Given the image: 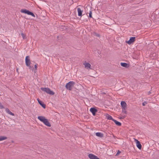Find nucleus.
I'll list each match as a JSON object with an SVG mask.
<instances>
[{
	"instance_id": "nucleus-1",
	"label": "nucleus",
	"mask_w": 159,
	"mask_h": 159,
	"mask_svg": "<svg viewBox=\"0 0 159 159\" xmlns=\"http://www.w3.org/2000/svg\"><path fill=\"white\" fill-rule=\"evenodd\" d=\"M38 119L41 121L43 122L46 125L50 127L51 126V125L48 121V120L45 118L43 116H38Z\"/></svg>"
},
{
	"instance_id": "nucleus-2",
	"label": "nucleus",
	"mask_w": 159,
	"mask_h": 159,
	"mask_svg": "<svg viewBox=\"0 0 159 159\" xmlns=\"http://www.w3.org/2000/svg\"><path fill=\"white\" fill-rule=\"evenodd\" d=\"M75 84V82L70 81L66 84L65 87L67 89L71 90Z\"/></svg>"
},
{
	"instance_id": "nucleus-3",
	"label": "nucleus",
	"mask_w": 159,
	"mask_h": 159,
	"mask_svg": "<svg viewBox=\"0 0 159 159\" xmlns=\"http://www.w3.org/2000/svg\"><path fill=\"white\" fill-rule=\"evenodd\" d=\"M41 89L43 91L51 95H54L55 94L52 91L50 90V89L48 88H41Z\"/></svg>"
},
{
	"instance_id": "nucleus-4",
	"label": "nucleus",
	"mask_w": 159,
	"mask_h": 159,
	"mask_svg": "<svg viewBox=\"0 0 159 159\" xmlns=\"http://www.w3.org/2000/svg\"><path fill=\"white\" fill-rule=\"evenodd\" d=\"M20 12L26 14L28 15L31 16L33 17H35V15L33 12L26 9H22L20 10Z\"/></svg>"
},
{
	"instance_id": "nucleus-5",
	"label": "nucleus",
	"mask_w": 159,
	"mask_h": 159,
	"mask_svg": "<svg viewBox=\"0 0 159 159\" xmlns=\"http://www.w3.org/2000/svg\"><path fill=\"white\" fill-rule=\"evenodd\" d=\"M25 62L26 65L27 66H29L30 65L31 62L30 59V57L28 56H26L25 59Z\"/></svg>"
},
{
	"instance_id": "nucleus-6",
	"label": "nucleus",
	"mask_w": 159,
	"mask_h": 159,
	"mask_svg": "<svg viewBox=\"0 0 159 159\" xmlns=\"http://www.w3.org/2000/svg\"><path fill=\"white\" fill-rule=\"evenodd\" d=\"M134 141L136 142L137 148L139 149L142 148V145L140 142L136 139H134Z\"/></svg>"
},
{
	"instance_id": "nucleus-7",
	"label": "nucleus",
	"mask_w": 159,
	"mask_h": 159,
	"mask_svg": "<svg viewBox=\"0 0 159 159\" xmlns=\"http://www.w3.org/2000/svg\"><path fill=\"white\" fill-rule=\"evenodd\" d=\"M88 157L90 159H100L97 156L92 153L89 154Z\"/></svg>"
},
{
	"instance_id": "nucleus-8",
	"label": "nucleus",
	"mask_w": 159,
	"mask_h": 159,
	"mask_svg": "<svg viewBox=\"0 0 159 159\" xmlns=\"http://www.w3.org/2000/svg\"><path fill=\"white\" fill-rule=\"evenodd\" d=\"M135 37H131L129 40L127 41L126 43L128 44H130L132 43H133L135 40Z\"/></svg>"
},
{
	"instance_id": "nucleus-9",
	"label": "nucleus",
	"mask_w": 159,
	"mask_h": 159,
	"mask_svg": "<svg viewBox=\"0 0 159 159\" xmlns=\"http://www.w3.org/2000/svg\"><path fill=\"white\" fill-rule=\"evenodd\" d=\"M90 111L92 113L93 116H95L96 113L98 111V110L94 107L91 108L90 109Z\"/></svg>"
},
{
	"instance_id": "nucleus-10",
	"label": "nucleus",
	"mask_w": 159,
	"mask_h": 159,
	"mask_svg": "<svg viewBox=\"0 0 159 159\" xmlns=\"http://www.w3.org/2000/svg\"><path fill=\"white\" fill-rule=\"evenodd\" d=\"M120 104L122 109L127 108V104L125 101H121Z\"/></svg>"
},
{
	"instance_id": "nucleus-11",
	"label": "nucleus",
	"mask_w": 159,
	"mask_h": 159,
	"mask_svg": "<svg viewBox=\"0 0 159 159\" xmlns=\"http://www.w3.org/2000/svg\"><path fill=\"white\" fill-rule=\"evenodd\" d=\"M37 100L39 104L44 108H46V105L43 102L40 101L39 98L37 99Z\"/></svg>"
},
{
	"instance_id": "nucleus-12",
	"label": "nucleus",
	"mask_w": 159,
	"mask_h": 159,
	"mask_svg": "<svg viewBox=\"0 0 159 159\" xmlns=\"http://www.w3.org/2000/svg\"><path fill=\"white\" fill-rule=\"evenodd\" d=\"M83 65L85 66V67L86 68H90L91 65L89 63L85 62L83 63Z\"/></svg>"
},
{
	"instance_id": "nucleus-13",
	"label": "nucleus",
	"mask_w": 159,
	"mask_h": 159,
	"mask_svg": "<svg viewBox=\"0 0 159 159\" xmlns=\"http://www.w3.org/2000/svg\"><path fill=\"white\" fill-rule=\"evenodd\" d=\"M120 65L121 66L126 68H128L129 66V64L121 62L120 63Z\"/></svg>"
},
{
	"instance_id": "nucleus-14",
	"label": "nucleus",
	"mask_w": 159,
	"mask_h": 159,
	"mask_svg": "<svg viewBox=\"0 0 159 159\" xmlns=\"http://www.w3.org/2000/svg\"><path fill=\"white\" fill-rule=\"evenodd\" d=\"M78 15L79 16H82V13L83 10H81L80 8H77Z\"/></svg>"
},
{
	"instance_id": "nucleus-15",
	"label": "nucleus",
	"mask_w": 159,
	"mask_h": 159,
	"mask_svg": "<svg viewBox=\"0 0 159 159\" xmlns=\"http://www.w3.org/2000/svg\"><path fill=\"white\" fill-rule=\"evenodd\" d=\"M5 110L6 112L8 114H9L10 115H11V116H14V114L13 113L11 112L9 109H8V108H6L5 109Z\"/></svg>"
},
{
	"instance_id": "nucleus-16",
	"label": "nucleus",
	"mask_w": 159,
	"mask_h": 159,
	"mask_svg": "<svg viewBox=\"0 0 159 159\" xmlns=\"http://www.w3.org/2000/svg\"><path fill=\"white\" fill-rule=\"evenodd\" d=\"M106 118L108 120H112L113 121V120L114 119L112 118V116H111L110 115L108 114H107L106 115Z\"/></svg>"
},
{
	"instance_id": "nucleus-17",
	"label": "nucleus",
	"mask_w": 159,
	"mask_h": 159,
	"mask_svg": "<svg viewBox=\"0 0 159 159\" xmlns=\"http://www.w3.org/2000/svg\"><path fill=\"white\" fill-rule=\"evenodd\" d=\"M96 135L100 138H102L103 137V134L101 133L97 132L96 133Z\"/></svg>"
},
{
	"instance_id": "nucleus-18",
	"label": "nucleus",
	"mask_w": 159,
	"mask_h": 159,
	"mask_svg": "<svg viewBox=\"0 0 159 159\" xmlns=\"http://www.w3.org/2000/svg\"><path fill=\"white\" fill-rule=\"evenodd\" d=\"M113 121H114L115 123V124L118 126H120L121 125V124L120 122L117 121L115 119L113 120Z\"/></svg>"
},
{
	"instance_id": "nucleus-19",
	"label": "nucleus",
	"mask_w": 159,
	"mask_h": 159,
	"mask_svg": "<svg viewBox=\"0 0 159 159\" xmlns=\"http://www.w3.org/2000/svg\"><path fill=\"white\" fill-rule=\"evenodd\" d=\"M7 139V137L4 136H0V141L6 139Z\"/></svg>"
},
{
	"instance_id": "nucleus-20",
	"label": "nucleus",
	"mask_w": 159,
	"mask_h": 159,
	"mask_svg": "<svg viewBox=\"0 0 159 159\" xmlns=\"http://www.w3.org/2000/svg\"><path fill=\"white\" fill-rule=\"evenodd\" d=\"M126 109H122V112L124 113L125 114H127V112L126 111Z\"/></svg>"
},
{
	"instance_id": "nucleus-21",
	"label": "nucleus",
	"mask_w": 159,
	"mask_h": 159,
	"mask_svg": "<svg viewBox=\"0 0 159 159\" xmlns=\"http://www.w3.org/2000/svg\"><path fill=\"white\" fill-rule=\"evenodd\" d=\"M21 35L23 39H25L26 38L25 35L24 34H23V33H22L21 34Z\"/></svg>"
},
{
	"instance_id": "nucleus-22",
	"label": "nucleus",
	"mask_w": 159,
	"mask_h": 159,
	"mask_svg": "<svg viewBox=\"0 0 159 159\" xmlns=\"http://www.w3.org/2000/svg\"><path fill=\"white\" fill-rule=\"evenodd\" d=\"M92 11H90V12L89 13V17L90 18H92Z\"/></svg>"
},
{
	"instance_id": "nucleus-23",
	"label": "nucleus",
	"mask_w": 159,
	"mask_h": 159,
	"mask_svg": "<svg viewBox=\"0 0 159 159\" xmlns=\"http://www.w3.org/2000/svg\"><path fill=\"white\" fill-rule=\"evenodd\" d=\"M94 35L95 36H96L97 37H99L100 36V35L98 34L97 33H96L95 32L94 33Z\"/></svg>"
},
{
	"instance_id": "nucleus-24",
	"label": "nucleus",
	"mask_w": 159,
	"mask_h": 159,
	"mask_svg": "<svg viewBox=\"0 0 159 159\" xmlns=\"http://www.w3.org/2000/svg\"><path fill=\"white\" fill-rule=\"evenodd\" d=\"M147 104V102L146 101H145L143 102L142 105L143 106H145Z\"/></svg>"
},
{
	"instance_id": "nucleus-25",
	"label": "nucleus",
	"mask_w": 159,
	"mask_h": 159,
	"mask_svg": "<svg viewBox=\"0 0 159 159\" xmlns=\"http://www.w3.org/2000/svg\"><path fill=\"white\" fill-rule=\"evenodd\" d=\"M125 116H122L120 118V119H123L125 118Z\"/></svg>"
},
{
	"instance_id": "nucleus-26",
	"label": "nucleus",
	"mask_w": 159,
	"mask_h": 159,
	"mask_svg": "<svg viewBox=\"0 0 159 159\" xmlns=\"http://www.w3.org/2000/svg\"><path fill=\"white\" fill-rule=\"evenodd\" d=\"M28 66L29 67V68L30 69H31V70L33 69V67H31V66H30V65L29 66Z\"/></svg>"
},
{
	"instance_id": "nucleus-27",
	"label": "nucleus",
	"mask_w": 159,
	"mask_h": 159,
	"mask_svg": "<svg viewBox=\"0 0 159 159\" xmlns=\"http://www.w3.org/2000/svg\"><path fill=\"white\" fill-rule=\"evenodd\" d=\"M120 153H121V152L119 150H118V151L117 152L116 154V155H118L119 154H120Z\"/></svg>"
},
{
	"instance_id": "nucleus-28",
	"label": "nucleus",
	"mask_w": 159,
	"mask_h": 159,
	"mask_svg": "<svg viewBox=\"0 0 159 159\" xmlns=\"http://www.w3.org/2000/svg\"><path fill=\"white\" fill-rule=\"evenodd\" d=\"M37 64H36L35 65V66H34V67H35L36 70H37Z\"/></svg>"
},
{
	"instance_id": "nucleus-29",
	"label": "nucleus",
	"mask_w": 159,
	"mask_h": 159,
	"mask_svg": "<svg viewBox=\"0 0 159 159\" xmlns=\"http://www.w3.org/2000/svg\"><path fill=\"white\" fill-rule=\"evenodd\" d=\"M151 93L150 91H149L148 93V95H150V94H151Z\"/></svg>"
},
{
	"instance_id": "nucleus-30",
	"label": "nucleus",
	"mask_w": 159,
	"mask_h": 159,
	"mask_svg": "<svg viewBox=\"0 0 159 159\" xmlns=\"http://www.w3.org/2000/svg\"><path fill=\"white\" fill-rule=\"evenodd\" d=\"M17 71H18V70H17V69H16Z\"/></svg>"
},
{
	"instance_id": "nucleus-31",
	"label": "nucleus",
	"mask_w": 159,
	"mask_h": 159,
	"mask_svg": "<svg viewBox=\"0 0 159 159\" xmlns=\"http://www.w3.org/2000/svg\"><path fill=\"white\" fill-rule=\"evenodd\" d=\"M17 71H18V70H17V69H16Z\"/></svg>"
}]
</instances>
